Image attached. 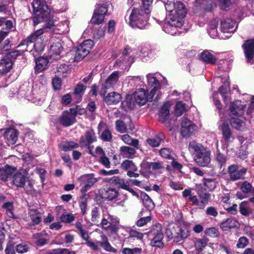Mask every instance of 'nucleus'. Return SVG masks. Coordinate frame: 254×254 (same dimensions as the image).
<instances>
[{
  "label": "nucleus",
  "instance_id": "nucleus-46",
  "mask_svg": "<svg viewBox=\"0 0 254 254\" xmlns=\"http://www.w3.org/2000/svg\"><path fill=\"white\" fill-rule=\"evenodd\" d=\"M207 0H196L194 3L193 11L198 13V10L203 11L205 6L207 4Z\"/></svg>",
  "mask_w": 254,
  "mask_h": 254
},
{
  "label": "nucleus",
  "instance_id": "nucleus-48",
  "mask_svg": "<svg viewBox=\"0 0 254 254\" xmlns=\"http://www.w3.org/2000/svg\"><path fill=\"white\" fill-rule=\"evenodd\" d=\"M86 87L81 84H78L75 88L74 94L77 98V101L81 100L82 96L83 95Z\"/></svg>",
  "mask_w": 254,
  "mask_h": 254
},
{
  "label": "nucleus",
  "instance_id": "nucleus-27",
  "mask_svg": "<svg viewBox=\"0 0 254 254\" xmlns=\"http://www.w3.org/2000/svg\"><path fill=\"white\" fill-rule=\"evenodd\" d=\"M8 145H14L17 140L18 131L14 128H10L7 129L4 134Z\"/></svg>",
  "mask_w": 254,
  "mask_h": 254
},
{
  "label": "nucleus",
  "instance_id": "nucleus-35",
  "mask_svg": "<svg viewBox=\"0 0 254 254\" xmlns=\"http://www.w3.org/2000/svg\"><path fill=\"white\" fill-rule=\"evenodd\" d=\"M35 70L37 72H40L47 68L48 61L47 58H40L35 60Z\"/></svg>",
  "mask_w": 254,
  "mask_h": 254
},
{
  "label": "nucleus",
  "instance_id": "nucleus-1",
  "mask_svg": "<svg viewBox=\"0 0 254 254\" xmlns=\"http://www.w3.org/2000/svg\"><path fill=\"white\" fill-rule=\"evenodd\" d=\"M54 25L53 20L47 22L42 28L33 32L22 42L21 45H28V44L34 43L33 45L34 51L40 54L44 50V47L48 41V38L44 35V34L48 31V29H51Z\"/></svg>",
  "mask_w": 254,
  "mask_h": 254
},
{
  "label": "nucleus",
  "instance_id": "nucleus-49",
  "mask_svg": "<svg viewBox=\"0 0 254 254\" xmlns=\"http://www.w3.org/2000/svg\"><path fill=\"white\" fill-rule=\"evenodd\" d=\"M121 167L126 170L137 171V168L132 161L126 160L121 164Z\"/></svg>",
  "mask_w": 254,
  "mask_h": 254
},
{
  "label": "nucleus",
  "instance_id": "nucleus-28",
  "mask_svg": "<svg viewBox=\"0 0 254 254\" xmlns=\"http://www.w3.org/2000/svg\"><path fill=\"white\" fill-rule=\"evenodd\" d=\"M50 20H53L54 25V26H53L52 27V28L53 27H55V28H54L53 29V31L55 33L58 34H62L67 33L69 32V23H68V21H64L56 25L55 24L54 20L53 18L50 19L49 18V19H48L47 22H48Z\"/></svg>",
  "mask_w": 254,
  "mask_h": 254
},
{
  "label": "nucleus",
  "instance_id": "nucleus-21",
  "mask_svg": "<svg viewBox=\"0 0 254 254\" xmlns=\"http://www.w3.org/2000/svg\"><path fill=\"white\" fill-rule=\"evenodd\" d=\"M221 30L224 33H233L236 29V22L230 18H226L221 21Z\"/></svg>",
  "mask_w": 254,
  "mask_h": 254
},
{
  "label": "nucleus",
  "instance_id": "nucleus-8",
  "mask_svg": "<svg viewBox=\"0 0 254 254\" xmlns=\"http://www.w3.org/2000/svg\"><path fill=\"white\" fill-rule=\"evenodd\" d=\"M148 236L151 239V246L159 248H162L164 247L162 242L164 234L162 232V227L160 224L157 223L153 225L148 232Z\"/></svg>",
  "mask_w": 254,
  "mask_h": 254
},
{
  "label": "nucleus",
  "instance_id": "nucleus-40",
  "mask_svg": "<svg viewBox=\"0 0 254 254\" xmlns=\"http://www.w3.org/2000/svg\"><path fill=\"white\" fill-rule=\"evenodd\" d=\"M121 154L124 157L132 158L135 154V150L128 146H122L120 148Z\"/></svg>",
  "mask_w": 254,
  "mask_h": 254
},
{
  "label": "nucleus",
  "instance_id": "nucleus-42",
  "mask_svg": "<svg viewBox=\"0 0 254 254\" xmlns=\"http://www.w3.org/2000/svg\"><path fill=\"white\" fill-rule=\"evenodd\" d=\"M122 140L126 144L133 146L134 147L138 148V140L132 138L128 134H124L121 136Z\"/></svg>",
  "mask_w": 254,
  "mask_h": 254
},
{
  "label": "nucleus",
  "instance_id": "nucleus-39",
  "mask_svg": "<svg viewBox=\"0 0 254 254\" xmlns=\"http://www.w3.org/2000/svg\"><path fill=\"white\" fill-rule=\"evenodd\" d=\"M79 144L73 141H65L60 145V148L64 151H71L78 148Z\"/></svg>",
  "mask_w": 254,
  "mask_h": 254
},
{
  "label": "nucleus",
  "instance_id": "nucleus-32",
  "mask_svg": "<svg viewBox=\"0 0 254 254\" xmlns=\"http://www.w3.org/2000/svg\"><path fill=\"white\" fill-rule=\"evenodd\" d=\"M14 168L7 165L2 168H0V180L3 181H7V179L14 173Z\"/></svg>",
  "mask_w": 254,
  "mask_h": 254
},
{
  "label": "nucleus",
  "instance_id": "nucleus-64",
  "mask_svg": "<svg viewBox=\"0 0 254 254\" xmlns=\"http://www.w3.org/2000/svg\"><path fill=\"white\" fill-rule=\"evenodd\" d=\"M14 244L12 241H9L5 250L6 254H16L14 250Z\"/></svg>",
  "mask_w": 254,
  "mask_h": 254
},
{
  "label": "nucleus",
  "instance_id": "nucleus-5",
  "mask_svg": "<svg viewBox=\"0 0 254 254\" xmlns=\"http://www.w3.org/2000/svg\"><path fill=\"white\" fill-rule=\"evenodd\" d=\"M32 6L33 9L34 25L36 26L43 21H47L50 18L49 11L45 2L42 0H34Z\"/></svg>",
  "mask_w": 254,
  "mask_h": 254
},
{
  "label": "nucleus",
  "instance_id": "nucleus-63",
  "mask_svg": "<svg viewBox=\"0 0 254 254\" xmlns=\"http://www.w3.org/2000/svg\"><path fill=\"white\" fill-rule=\"evenodd\" d=\"M241 190L246 193L251 192L253 190L252 185L247 182H244L241 187Z\"/></svg>",
  "mask_w": 254,
  "mask_h": 254
},
{
  "label": "nucleus",
  "instance_id": "nucleus-6",
  "mask_svg": "<svg viewBox=\"0 0 254 254\" xmlns=\"http://www.w3.org/2000/svg\"><path fill=\"white\" fill-rule=\"evenodd\" d=\"M217 95V92L214 93L213 94V98L214 101V104L219 112L220 117L221 118L220 122L222 123L221 125H220L219 127L222 131L223 138L225 141L227 146L228 144L232 141V139H233V136L232 135L231 129L229 126L228 122L225 121L223 117V114L220 113V111L221 110V104L220 101L216 99V96Z\"/></svg>",
  "mask_w": 254,
  "mask_h": 254
},
{
  "label": "nucleus",
  "instance_id": "nucleus-13",
  "mask_svg": "<svg viewBox=\"0 0 254 254\" xmlns=\"http://www.w3.org/2000/svg\"><path fill=\"white\" fill-rule=\"evenodd\" d=\"M197 129V127L187 118H183L181 123L180 133L183 137H189Z\"/></svg>",
  "mask_w": 254,
  "mask_h": 254
},
{
  "label": "nucleus",
  "instance_id": "nucleus-17",
  "mask_svg": "<svg viewBox=\"0 0 254 254\" xmlns=\"http://www.w3.org/2000/svg\"><path fill=\"white\" fill-rule=\"evenodd\" d=\"M247 170L238 165H232L228 168V173L231 180L235 181L242 179L245 174Z\"/></svg>",
  "mask_w": 254,
  "mask_h": 254
},
{
  "label": "nucleus",
  "instance_id": "nucleus-22",
  "mask_svg": "<svg viewBox=\"0 0 254 254\" xmlns=\"http://www.w3.org/2000/svg\"><path fill=\"white\" fill-rule=\"evenodd\" d=\"M141 167L147 173L156 172L164 168L163 164L160 162H144L142 164Z\"/></svg>",
  "mask_w": 254,
  "mask_h": 254
},
{
  "label": "nucleus",
  "instance_id": "nucleus-12",
  "mask_svg": "<svg viewBox=\"0 0 254 254\" xmlns=\"http://www.w3.org/2000/svg\"><path fill=\"white\" fill-rule=\"evenodd\" d=\"M108 5L103 2L97 4L91 19V22L94 24L102 23L104 20L105 15L107 14Z\"/></svg>",
  "mask_w": 254,
  "mask_h": 254
},
{
  "label": "nucleus",
  "instance_id": "nucleus-58",
  "mask_svg": "<svg viewBox=\"0 0 254 254\" xmlns=\"http://www.w3.org/2000/svg\"><path fill=\"white\" fill-rule=\"evenodd\" d=\"M2 207L6 210L7 215L11 218L13 217V204L12 202H7L3 204Z\"/></svg>",
  "mask_w": 254,
  "mask_h": 254
},
{
  "label": "nucleus",
  "instance_id": "nucleus-56",
  "mask_svg": "<svg viewBox=\"0 0 254 254\" xmlns=\"http://www.w3.org/2000/svg\"><path fill=\"white\" fill-rule=\"evenodd\" d=\"M199 197L200 202V209H203L208 202L210 197V194L208 193H201L199 194Z\"/></svg>",
  "mask_w": 254,
  "mask_h": 254
},
{
  "label": "nucleus",
  "instance_id": "nucleus-41",
  "mask_svg": "<svg viewBox=\"0 0 254 254\" xmlns=\"http://www.w3.org/2000/svg\"><path fill=\"white\" fill-rule=\"evenodd\" d=\"M33 225L39 224L41 221V216L37 209H30L29 212Z\"/></svg>",
  "mask_w": 254,
  "mask_h": 254
},
{
  "label": "nucleus",
  "instance_id": "nucleus-43",
  "mask_svg": "<svg viewBox=\"0 0 254 254\" xmlns=\"http://www.w3.org/2000/svg\"><path fill=\"white\" fill-rule=\"evenodd\" d=\"M89 52L84 49L83 47H82L80 45L76 47V50L75 53V58L78 61L81 60L86 56Z\"/></svg>",
  "mask_w": 254,
  "mask_h": 254
},
{
  "label": "nucleus",
  "instance_id": "nucleus-16",
  "mask_svg": "<svg viewBox=\"0 0 254 254\" xmlns=\"http://www.w3.org/2000/svg\"><path fill=\"white\" fill-rule=\"evenodd\" d=\"M78 181L80 183L81 186H84L81 189V192H84L86 191L97 180L91 174H85L78 178Z\"/></svg>",
  "mask_w": 254,
  "mask_h": 254
},
{
  "label": "nucleus",
  "instance_id": "nucleus-44",
  "mask_svg": "<svg viewBox=\"0 0 254 254\" xmlns=\"http://www.w3.org/2000/svg\"><path fill=\"white\" fill-rule=\"evenodd\" d=\"M112 180L116 182L119 185V188L127 190H129L130 187L128 182L118 177H113Z\"/></svg>",
  "mask_w": 254,
  "mask_h": 254
},
{
  "label": "nucleus",
  "instance_id": "nucleus-24",
  "mask_svg": "<svg viewBox=\"0 0 254 254\" xmlns=\"http://www.w3.org/2000/svg\"><path fill=\"white\" fill-rule=\"evenodd\" d=\"M75 121L74 115L70 111H64L60 118V123L65 127L71 126Z\"/></svg>",
  "mask_w": 254,
  "mask_h": 254
},
{
  "label": "nucleus",
  "instance_id": "nucleus-55",
  "mask_svg": "<svg viewBox=\"0 0 254 254\" xmlns=\"http://www.w3.org/2000/svg\"><path fill=\"white\" fill-rule=\"evenodd\" d=\"M143 211H142L140 213L139 215L141 216V218L136 222V225L138 227L143 226L151 220V217L150 216L142 217L143 216Z\"/></svg>",
  "mask_w": 254,
  "mask_h": 254
},
{
  "label": "nucleus",
  "instance_id": "nucleus-62",
  "mask_svg": "<svg viewBox=\"0 0 254 254\" xmlns=\"http://www.w3.org/2000/svg\"><path fill=\"white\" fill-rule=\"evenodd\" d=\"M218 1L221 9L226 10L234 2L235 0H218Z\"/></svg>",
  "mask_w": 254,
  "mask_h": 254
},
{
  "label": "nucleus",
  "instance_id": "nucleus-54",
  "mask_svg": "<svg viewBox=\"0 0 254 254\" xmlns=\"http://www.w3.org/2000/svg\"><path fill=\"white\" fill-rule=\"evenodd\" d=\"M153 0H142V7L140 8L143 9V11L145 12L148 15L151 12L152 9Z\"/></svg>",
  "mask_w": 254,
  "mask_h": 254
},
{
  "label": "nucleus",
  "instance_id": "nucleus-3",
  "mask_svg": "<svg viewBox=\"0 0 254 254\" xmlns=\"http://www.w3.org/2000/svg\"><path fill=\"white\" fill-rule=\"evenodd\" d=\"M190 151L194 154V160L199 166L205 167L210 162V151L202 144L194 141L190 142L189 145Z\"/></svg>",
  "mask_w": 254,
  "mask_h": 254
},
{
  "label": "nucleus",
  "instance_id": "nucleus-59",
  "mask_svg": "<svg viewBox=\"0 0 254 254\" xmlns=\"http://www.w3.org/2000/svg\"><path fill=\"white\" fill-rule=\"evenodd\" d=\"M116 129L121 133H124L127 131V127L125 123L121 120H118L116 122Z\"/></svg>",
  "mask_w": 254,
  "mask_h": 254
},
{
  "label": "nucleus",
  "instance_id": "nucleus-25",
  "mask_svg": "<svg viewBox=\"0 0 254 254\" xmlns=\"http://www.w3.org/2000/svg\"><path fill=\"white\" fill-rule=\"evenodd\" d=\"M245 105L241 103V102L237 100L231 103L230 106V113L232 115L240 117L244 114Z\"/></svg>",
  "mask_w": 254,
  "mask_h": 254
},
{
  "label": "nucleus",
  "instance_id": "nucleus-31",
  "mask_svg": "<svg viewBox=\"0 0 254 254\" xmlns=\"http://www.w3.org/2000/svg\"><path fill=\"white\" fill-rule=\"evenodd\" d=\"M104 101L108 105L117 104L121 100V95L116 92H112L105 97Z\"/></svg>",
  "mask_w": 254,
  "mask_h": 254
},
{
  "label": "nucleus",
  "instance_id": "nucleus-45",
  "mask_svg": "<svg viewBox=\"0 0 254 254\" xmlns=\"http://www.w3.org/2000/svg\"><path fill=\"white\" fill-rule=\"evenodd\" d=\"M70 69L65 64H62L57 68V74L65 77L70 73Z\"/></svg>",
  "mask_w": 254,
  "mask_h": 254
},
{
  "label": "nucleus",
  "instance_id": "nucleus-36",
  "mask_svg": "<svg viewBox=\"0 0 254 254\" xmlns=\"http://www.w3.org/2000/svg\"><path fill=\"white\" fill-rule=\"evenodd\" d=\"M209 239L205 237L196 239L194 243V247L197 251H202L207 246Z\"/></svg>",
  "mask_w": 254,
  "mask_h": 254
},
{
  "label": "nucleus",
  "instance_id": "nucleus-57",
  "mask_svg": "<svg viewBox=\"0 0 254 254\" xmlns=\"http://www.w3.org/2000/svg\"><path fill=\"white\" fill-rule=\"evenodd\" d=\"M123 254H141L142 249L139 248H125L122 250Z\"/></svg>",
  "mask_w": 254,
  "mask_h": 254
},
{
  "label": "nucleus",
  "instance_id": "nucleus-4",
  "mask_svg": "<svg viewBox=\"0 0 254 254\" xmlns=\"http://www.w3.org/2000/svg\"><path fill=\"white\" fill-rule=\"evenodd\" d=\"M164 4L167 13L166 17L172 15L174 19L184 22L187 9L182 2L175 1L174 0H167L164 1Z\"/></svg>",
  "mask_w": 254,
  "mask_h": 254
},
{
  "label": "nucleus",
  "instance_id": "nucleus-60",
  "mask_svg": "<svg viewBox=\"0 0 254 254\" xmlns=\"http://www.w3.org/2000/svg\"><path fill=\"white\" fill-rule=\"evenodd\" d=\"M204 233L206 235L213 238L216 237L219 235L218 230L214 227L206 229Z\"/></svg>",
  "mask_w": 254,
  "mask_h": 254
},
{
  "label": "nucleus",
  "instance_id": "nucleus-9",
  "mask_svg": "<svg viewBox=\"0 0 254 254\" xmlns=\"http://www.w3.org/2000/svg\"><path fill=\"white\" fill-rule=\"evenodd\" d=\"M183 21H179L174 19V16L170 15L166 17V22L163 26V30L166 33L171 35H176L180 34L178 28H180L183 25Z\"/></svg>",
  "mask_w": 254,
  "mask_h": 254
},
{
  "label": "nucleus",
  "instance_id": "nucleus-19",
  "mask_svg": "<svg viewBox=\"0 0 254 254\" xmlns=\"http://www.w3.org/2000/svg\"><path fill=\"white\" fill-rule=\"evenodd\" d=\"M150 93L147 94L144 89L140 88L136 91L133 95V98L136 103L143 105L147 101H152L153 98L150 99Z\"/></svg>",
  "mask_w": 254,
  "mask_h": 254
},
{
  "label": "nucleus",
  "instance_id": "nucleus-14",
  "mask_svg": "<svg viewBox=\"0 0 254 254\" xmlns=\"http://www.w3.org/2000/svg\"><path fill=\"white\" fill-rule=\"evenodd\" d=\"M119 78V72L114 71L106 80L104 84L102 85L100 94L102 97L105 95L106 90L113 88L118 83Z\"/></svg>",
  "mask_w": 254,
  "mask_h": 254
},
{
  "label": "nucleus",
  "instance_id": "nucleus-18",
  "mask_svg": "<svg viewBox=\"0 0 254 254\" xmlns=\"http://www.w3.org/2000/svg\"><path fill=\"white\" fill-rule=\"evenodd\" d=\"M97 140L95 132L93 129L87 130L80 138V144L81 147L89 146Z\"/></svg>",
  "mask_w": 254,
  "mask_h": 254
},
{
  "label": "nucleus",
  "instance_id": "nucleus-51",
  "mask_svg": "<svg viewBox=\"0 0 254 254\" xmlns=\"http://www.w3.org/2000/svg\"><path fill=\"white\" fill-rule=\"evenodd\" d=\"M237 224L236 220L233 219H228L225 222L221 224V227L224 230H227L234 227H236Z\"/></svg>",
  "mask_w": 254,
  "mask_h": 254
},
{
  "label": "nucleus",
  "instance_id": "nucleus-61",
  "mask_svg": "<svg viewBox=\"0 0 254 254\" xmlns=\"http://www.w3.org/2000/svg\"><path fill=\"white\" fill-rule=\"evenodd\" d=\"M61 219L63 222L70 223L74 220L75 217L72 214L64 213L61 215Z\"/></svg>",
  "mask_w": 254,
  "mask_h": 254
},
{
  "label": "nucleus",
  "instance_id": "nucleus-33",
  "mask_svg": "<svg viewBox=\"0 0 254 254\" xmlns=\"http://www.w3.org/2000/svg\"><path fill=\"white\" fill-rule=\"evenodd\" d=\"M200 58L201 61L208 64H214L216 62L215 57L208 50L203 51L201 53Z\"/></svg>",
  "mask_w": 254,
  "mask_h": 254
},
{
  "label": "nucleus",
  "instance_id": "nucleus-7",
  "mask_svg": "<svg viewBox=\"0 0 254 254\" xmlns=\"http://www.w3.org/2000/svg\"><path fill=\"white\" fill-rule=\"evenodd\" d=\"M166 235L168 238L178 242L187 238L190 236V231L178 225L170 224L166 230Z\"/></svg>",
  "mask_w": 254,
  "mask_h": 254
},
{
  "label": "nucleus",
  "instance_id": "nucleus-23",
  "mask_svg": "<svg viewBox=\"0 0 254 254\" xmlns=\"http://www.w3.org/2000/svg\"><path fill=\"white\" fill-rule=\"evenodd\" d=\"M10 54H6L0 61V73H7L11 68L13 63Z\"/></svg>",
  "mask_w": 254,
  "mask_h": 254
},
{
  "label": "nucleus",
  "instance_id": "nucleus-11",
  "mask_svg": "<svg viewBox=\"0 0 254 254\" xmlns=\"http://www.w3.org/2000/svg\"><path fill=\"white\" fill-rule=\"evenodd\" d=\"M146 78L148 80V85L149 87V89L147 90L148 92H150L149 98H153L156 95L155 100H158L161 95V92L159 91L160 88L159 81L156 78L153 74H147Z\"/></svg>",
  "mask_w": 254,
  "mask_h": 254
},
{
  "label": "nucleus",
  "instance_id": "nucleus-30",
  "mask_svg": "<svg viewBox=\"0 0 254 254\" xmlns=\"http://www.w3.org/2000/svg\"><path fill=\"white\" fill-rule=\"evenodd\" d=\"M118 191L114 188L109 187L103 189L102 191V197L108 200H112L118 195Z\"/></svg>",
  "mask_w": 254,
  "mask_h": 254
},
{
  "label": "nucleus",
  "instance_id": "nucleus-26",
  "mask_svg": "<svg viewBox=\"0 0 254 254\" xmlns=\"http://www.w3.org/2000/svg\"><path fill=\"white\" fill-rule=\"evenodd\" d=\"M26 180V173L24 171L14 174L12 178L13 184L18 188H23Z\"/></svg>",
  "mask_w": 254,
  "mask_h": 254
},
{
  "label": "nucleus",
  "instance_id": "nucleus-20",
  "mask_svg": "<svg viewBox=\"0 0 254 254\" xmlns=\"http://www.w3.org/2000/svg\"><path fill=\"white\" fill-rule=\"evenodd\" d=\"M50 56L54 60H58L64 53V48L62 43L58 41L51 46L50 50Z\"/></svg>",
  "mask_w": 254,
  "mask_h": 254
},
{
  "label": "nucleus",
  "instance_id": "nucleus-2",
  "mask_svg": "<svg viewBox=\"0 0 254 254\" xmlns=\"http://www.w3.org/2000/svg\"><path fill=\"white\" fill-rule=\"evenodd\" d=\"M148 15L141 8H133L128 9L125 16L127 22L132 28L143 29L147 24Z\"/></svg>",
  "mask_w": 254,
  "mask_h": 254
},
{
  "label": "nucleus",
  "instance_id": "nucleus-53",
  "mask_svg": "<svg viewBox=\"0 0 254 254\" xmlns=\"http://www.w3.org/2000/svg\"><path fill=\"white\" fill-rule=\"evenodd\" d=\"M203 185L205 187V189L209 191L213 190L216 186V182L212 179H204L203 180Z\"/></svg>",
  "mask_w": 254,
  "mask_h": 254
},
{
  "label": "nucleus",
  "instance_id": "nucleus-47",
  "mask_svg": "<svg viewBox=\"0 0 254 254\" xmlns=\"http://www.w3.org/2000/svg\"><path fill=\"white\" fill-rule=\"evenodd\" d=\"M239 209L241 214L245 216H249L252 213L248 201L242 202L240 204Z\"/></svg>",
  "mask_w": 254,
  "mask_h": 254
},
{
  "label": "nucleus",
  "instance_id": "nucleus-15",
  "mask_svg": "<svg viewBox=\"0 0 254 254\" xmlns=\"http://www.w3.org/2000/svg\"><path fill=\"white\" fill-rule=\"evenodd\" d=\"M242 47L247 62L249 63L254 64V39L246 41Z\"/></svg>",
  "mask_w": 254,
  "mask_h": 254
},
{
  "label": "nucleus",
  "instance_id": "nucleus-37",
  "mask_svg": "<svg viewBox=\"0 0 254 254\" xmlns=\"http://www.w3.org/2000/svg\"><path fill=\"white\" fill-rule=\"evenodd\" d=\"M141 197L142 200L143 205L148 210L150 211L154 208V204L153 201L146 193L141 192Z\"/></svg>",
  "mask_w": 254,
  "mask_h": 254
},
{
  "label": "nucleus",
  "instance_id": "nucleus-10",
  "mask_svg": "<svg viewBox=\"0 0 254 254\" xmlns=\"http://www.w3.org/2000/svg\"><path fill=\"white\" fill-rule=\"evenodd\" d=\"M101 241L95 240L88 242V247L94 251L100 250V247H102L106 251L115 253L116 250L114 248L108 241L107 237L105 235H101Z\"/></svg>",
  "mask_w": 254,
  "mask_h": 254
},
{
  "label": "nucleus",
  "instance_id": "nucleus-34",
  "mask_svg": "<svg viewBox=\"0 0 254 254\" xmlns=\"http://www.w3.org/2000/svg\"><path fill=\"white\" fill-rule=\"evenodd\" d=\"M170 105L165 103L160 109L159 114V121L160 122L164 123L169 118L170 114Z\"/></svg>",
  "mask_w": 254,
  "mask_h": 254
},
{
  "label": "nucleus",
  "instance_id": "nucleus-50",
  "mask_svg": "<svg viewBox=\"0 0 254 254\" xmlns=\"http://www.w3.org/2000/svg\"><path fill=\"white\" fill-rule=\"evenodd\" d=\"M186 111V104L181 101L177 102L175 107V114L177 116H181Z\"/></svg>",
  "mask_w": 254,
  "mask_h": 254
},
{
  "label": "nucleus",
  "instance_id": "nucleus-52",
  "mask_svg": "<svg viewBox=\"0 0 254 254\" xmlns=\"http://www.w3.org/2000/svg\"><path fill=\"white\" fill-rule=\"evenodd\" d=\"M159 153L163 158L168 159H173L174 152L169 148H162L160 150Z\"/></svg>",
  "mask_w": 254,
  "mask_h": 254
},
{
  "label": "nucleus",
  "instance_id": "nucleus-38",
  "mask_svg": "<svg viewBox=\"0 0 254 254\" xmlns=\"http://www.w3.org/2000/svg\"><path fill=\"white\" fill-rule=\"evenodd\" d=\"M231 127L237 130H242L245 128V123L240 119L232 117L230 120Z\"/></svg>",
  "mask_w": 254,
  "mask_h": 254
},
{
  "label": "nucleus",
  "instance_id": "nucleus-29",
  "mask_svg": "<svg viewBox=\"0 0 254 254\" xmlns=\"http://www.w3.org/2000/svg\"><path fill=\"white\" fill-rule=\"evenodd\" d=\"M222 82L223 84L219 89V92L223 97L224 102H226V95L229 93V82L228 81V76L227 74H225L223 76H221Z\"/></svg>",
  "mask_w": 254,
  "mask_h": 254
}]
</instances>
